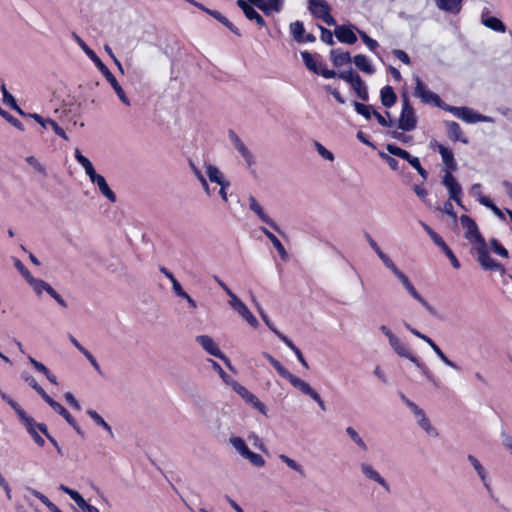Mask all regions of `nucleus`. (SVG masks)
<instances>
[{
	"instance_id": "1",
	"label": "nucleus",
	"mask_w": 512,
	"mask_h": 512,
	"mask_svg": "<svg viewBox=\"0 0 512 512\" xmlns=\"http://www.w3.org/2000/svg\"><path fill=\"white\" fill-rule=\"evenodd\" d=\"M369 243L373 250L377 253L378 257L381 259L385 267L393 273V275L398 279V281L401 283L405 291L414 300L420 303L426 311H428L432 315H435L436 312L434 307L417 291V289L410 281L408 276L395 265L391 258L381 250V248L377 245V243L374 240L370 239Z\"/></svg>"
},
{
	"instance_id": "2",
	"label": "nucleus",
	"mask_w": 512,
	"mask_h": 512,
	"mask_svg": "<svg viewBox=\"0 0 512 512\" xmlns=\"http://www.w3.org/2000/svg\"><path fill=\"white\" fill-rule=\"evenodd\" d=\"M74 157L79 165L84 169L90 182L98 187L99 192L105 198H107L111 203H115L117 201L116 194L110 189L105 177L96 172L92 162L84 156L78 148H75L74 150Z\"/></svg>"
},
{
	"instance_id": "3",
	"label": "nucleus",
	"mask_w": 512,
	"mask_h": 512,
	"mask_svg": "<svg viewBox=\"0 0 512 512\" xmlns=\"http://www.w3.org/2000/svg\"><path fill=\"white\" fill-rule=\"evenodd\" d=\"M218 285L224 290V292L228 295L229 306L244 320L248 323V325L252 328H258L259 321L252 314L246 304L235 294L232 290L220 279L216 278Z\"/></svg>"
},
{
	"instance_id": "4",
	"label": "nucleus",
	"mask_w": 512,
	"mask_h": 512,
	"mask_svg": "<svg viewBox=\"0 0 512 512\" xmlns=\"http://www.w3.org/2000/svg\"><path fill=\"white\" fill-rule=\"evenodd\" d=\"M229 442L237 453L254 467L261 468L265 465V459L260 454L251 451L243 438L233 436L230 437Z\"/></svg>"
},
{
	"instance_id": "5",
	"label": "nucleus",
	"mask_w": 512,
	"mask_h": 512,
	"mask_svg": "<svg viewBox=\"0 0 512 512\" xmlns=\"http://www.w3.org/2000/svg\"><path fill=\"white\" fill-rule=\"evenodd\" d=\"M413 79L415 81L414 95L416 97H418L423 103L433 104L439 108L445 109L446 106H444L441 98L436 93L429 90L428 87L421 81L419 76L414 75Z\"/></svg>"
},
{
	"instance_id": "6",
	"label": "nucleus",
	"mask_w": 512,
	"mask_h": 512,
	"mask_svg": "<svg viewBox=\"0 0 512 512\" xmlns=\"http://www.w3.org/2000/svg\"><path fill=\"white\" fill-rule=\"evenodd\" d=\"M417 116L408 98L405 96L402 101V110L398 119V128L402 131H412L416 128Z\"/></svg>"
},
{
	"instance_id": "7",
	"label": "nucleus",
	"mask_w": 512,
	"mask_h": 512,
	"mask_svg": "<svg viewBox=\"0 0 512 512\" xmlns=\"http://www.w3.org/2000/svg\"><path fill=\"white\" fill-rule=\"evenodd\" d=\"M231 387L247 404L258 410L262 415L267 416V407L256 395L235 380H231Z\"/></svg>"
},
{
	"instance_id": "8",
	"label": "nucleus",
	"mask_w": 512,
	"mask_h": 512,
	"mask_svg": "<svg viewBox=\"0 0 512 512\" xmlns=\"http://www.w3.org/2000/svg\"><path fill=\"white\" fill-rule=\"evenodd\" d=\"M445 110L451 112L455 117L463 120L466 123L492 122L490 117L478 114L474 110L467 107L446 106Z\"/></svg>"
},
{
	"instance_id": "9",
	"label": "nucleus",
	"mask_w": 512,
	"mask_h": 512,
	"mask_svg": "<svg viewBox=\"0 0 512 512\" xmlns=\"http://www.w3.org/2000/svg\"><path fill=\"white\" fill-rule=\"evenodd\" d=\"M359 470L362 476L369 481L378 484L386 492H390L391 488L388 481L381 475V473L369 462L363 461L359 464Z\"/></svg>"
},
{
	"instance_id": "10",
	"label": "nucleus",
	"mask_w": 512,
	"mask_h": 512,
	"mask_svg": "<svg viewBox=\"0 0 512 512\" xmlns=\"http://www.w3.org/2000/svg\"><path fill=\"white\" fill-rule=\"evenodd\" d=\"M308 9L313 16L322 19L327 25L334 26L336 24L330 14V7L325 0H309Z\"/></svg>"
},
{
	"instance_id": "11",
	"label": "nucleus",
	"mask_w": 512,
	"mask_h": 512,
	"mask_svg": "<svg viewBox=\"0 0 512 512\" xmlns=\"http://www.w3.org/2000/svg\"><path fill=\"white\" fill-rule=\"evenodd\" d=\"M460 222L465 232V238L474 247L485 242L484 238L481 236L479 232L477 224L469 216L462 215L460 217Z\"/></svg>"
},
{
	"instance_id": "12",
	"label": "nucleus",
	"mask_w": 512,
	"mask_h": 512,
	"mask_svg": "<svg viewBox=\"0 0 512 512\" xmlns=\"http://www.w3.org/2000/svg\"><path fill=\"white\" fill-rule=\"evenodd\" d=\"M94 64L97 66V68L102 72V74L105 76L106 80L110 83L112 88L114 89L115 93L121 100V102L127 106L130 105V100L126 96L123 88L120 86V84L117 82L114 75L110 72V70L106 67V65L101 61V59L98 57L96 61H93Z\"/></svg>"
},
{
	"instance_id": "13",
	"label": "nucleus",
	"mask_w": 512,
	"mask_h": 512,
	"mask_svg": "<svg viewBox=\"0 0 512 512\" xmlns=\"http://www.w3.org/2000/svg\"><path fill=\"white\" fill-rule=\"evenodd\" d=\"M33 291L38 295H42L43 292L48 293L53 299H55L62 307H67L66 301L58 294L50 284L42 279L31 277L28 281Z\"/></svg>"
},
{
	"instance_id": "14",
	"label": "nucleus",
	"mask_w": 512,
	"mask_h": 512,
	"mask_svg": "<svg viewBox=\"0 0 512 512\" xmlns=\"http://www.w3.org/2000/svg\"><path fill=\"white\" fill-rule=\"evenodd\" d=\"M287 380L303 394L310 396L323 411L326 410L324 401L320 395L309 385V383L293 374Z\"/></svg>"
},
{
	"instance_id": "15",
	"label": "nucleus",
	"mask_w": 512,
	"mask_h": 512,
	"mask_svg": "<svg viewBox=\"0 0 512 512\" xmlns=\"http://www.w3.org/2000/svg\"><path fill=\"white\" fill-rule=\"evenodd\" d=\"M422 227L424 228V230L427 232V234L430 236V238L432 239V241L439 247L441 248V250L445 253V255L449 258L452 266L455 268V269H459L460 268V263L458 261V259L456 258V256L454 255V253L452 252V250L447 246V244L445 243V241L430 227L428 226L427 224L425 223H422Z\"/></svg>"
},
{
	"instance_id": "16",
	"label": "nucleus",
	"mask_w": 512,
	"mask_h": 512,
	"mask_svg": "<svg viewBox=\"0 0 512 512\" xmlns=\"http://www.w3.org/2000/svg\"><path fill=\"white\" fill-rule=\"evenodd\" d=\"M442 183L449 193V199L455 201L459 206H462L461 193L462 188L452 172L445 171L442 177Z\"/></svg>"
},
{
	"instance_id": "17",
	"label": "nucleus",
	"mask_w": 512,
	"mask_h": 512,
	"mask_svg": "<svg viewBox=\"0 0 512 512\" xmlns=\"http://www.w3.org/2000/svg\"><path fill=\"white\" fill-rule=\"evenodd\" d=\"M474 249L477 251V259L480 263V265L487 270L492 271H500L503 269L502 265L496 262L490 255L487 250L486 243L483 242L479 244L478 246L474 247Z\"/></svg>"
},
{
	"instance_id": "18",
	"label": "nucleus",
	"mask_w": 512,
	"mask_h": 512,
	"mask_svg": "<svg viewBox=\"0 0 512 512\" xmlns=\"http://www.w3.org/2000/svg\"><path fill=\"white\" fill-rule=\"evenodd\" d=\"M430 147L438 149V152L440 153L443 164L445 166V168L443 170L444 172L445 171L453 172L456 170L457 164L454 159V154L450 149H448L444 145L438 143L437 141L430 142Z\"/></svg>"
},
{
	"instance_id": "19",
	"label": "nucleus",
	"mask_w": 512,
	"mask_h": 512,
	"mask_svg": "<svg viewBox=\"0 0 512 512\" xmlns=\"http://www.w3.org/2000/svg\"><path fill=\"white\" fill-rule=\"evenodd\" d=\"M59 489L70 496L83 512H100L95 506L88 504L79 492L65 485H60Z\"/></svg>"
},
{
	"instance_id": "20",
	"label": "nucleus",
	"mask_w": 512,
	"mask_h": 512,
	"mask_svg": "<svg viewBox=\"0 0 512 512\" xmlns=\"http://www.w3.org/2000/svg\"><path fill=\"white\" fill-rule=\"evenodd\" d=\"M229 138L234 148L240 153L248 166H252L254 164V156L252 152L248 149L245 143L240 139V137L234 133H229Z\"/></svg>"
},
{
	"instance_id": "21",
	"label": "nucleus",
	"mask_w": 512,
	"mask_h": 512,
	"mask_svg": "<svg viewBox=\"0 0 512 512\" xmlns=\"http://www.w3.org/2000/svg\"><path fill=\"white\" fill-rule=\"evenodd\" d=\"M25 116H28V117L34 119L44 129H47V127L49 126L55 132V134L58 135L59 137H61L62 139H64V140L69 139L67 134L65 133V131L54 120L45 119L37 113L26 114Z\"/></svg>"
},
{
	"instance_id": "22",
	"label": "nucleus",
	"mask_w": 512,
	"mask_h": 512,
	"mask_svg": "<svg viewBox=\"0 0 512 512\" xmlns=\"http://www.w3.org/2000/svg\"><path fill=\"white\" fill-rule=\"evenodd\" d=\"M400 399L409 408L410 412L413 414L414 418L417 421V424L420 427L429 421V418L426 416L424 410L420 408L416 403L411 401L404 394H400Z\"/></svg>"
},
{
	"instance_id": "23",
	"label": "nucleus",
	"mask_w": 512,
	"mask_h": 512,
	"mask_svg": "<svg viewBox=\"0 0 512 512\" xmlns=\"http://www.w3.org/2000/svg\"><path fill=\"white\" fill-rule=\"evenodd\" d=\"M469 463L473 466L474 470L476 471L477 475L479 476L484 488L491 492V483L489 480L488 472L484 468V466L480 463V461L473 455H468L467 457Z\"/></svg>"
},
{
	"instance_id": "24",
	"label": "nucleus",
	"mask_w": 512,
	"mask_h": 512,
	"mask_svg": "<svg viewBox=\"0 0 512 512\" xmlns=\"http://www.w3.org/2000/svg\"><path fill=\"white\" fill-rule=\"evenodd\" d=\"M248 202L251 211H253L260 218L261 221L268 224L276 231H279L278 225L265 213L262 206L257 202V200L253 196H250L248 198Z\"/></svg>"
},
{
	"instance_id": "25",
	"label": "nucleus",
	"mask_w": 512,
	"mask_h": 512,
	"mask_svg": "<svg viewBox=\"0 0 512 512\" xmlns=\"http://www.w3.org/2000/svg\"><path fill=\"white\" fill-rule=\"evenodd\" d=\"M481 23L486 28L491 29L495 32H506V26L504 25V23L499 18L490 16L488 11H483L481 13Z\"/></svg>"
},
{
	"instance_id": "26",
	"label": "nucleus",
	"mask_w": 512,
	"mask_h": 512,
	"mask_svg": "<svg viewBox=\"0 0 512 512\" xmlns=\"http://www.w3.org/2000/svg\"><path fill=\"white\" fill-rule=\"evenodd\" d=\"M335 36L341 43L354 44L357 41V36L354 33L353 27L348 26H336Z\"/></svg>"
},
{
	"instance_id": "27",
	"label": "nucleus",
	"mask_w": 512,
	"mask_h": 512,
	"mask_svg": "<svg viewBox=\"0 0 512 512\" xmlns=\"http://www.w3.org/2000/svg\"><path fill=\"white\" fill-rule=\"evenodd\" d=\"M435 2L440 10L458 14L461 11L463 0H435Z\"/></svg>"
},
{
	"instance_id": "28",
	"label": "nucleus",
	"mask_w": 512,
	"mask_h": 512,
	"mask_svg": "<svg viewBox=\"0 0 512 512\" xmlns=\"http://www.w3.org/2000/svg\"><path fill=\"white\" fill-rule=\"evenodd\" d=\"M446 129L448 136L453 141H461L464 144L468 143V139L463 136L462 130L458 123L454 121L446 122Z\"/></svg>"
},
{
	"instance_id": "29",
	"label": "nucleus",
	"mask_w": 512,
	"mask_h": 512,
	"mask_svg": "<svg viewBox=\"0 0 512 512\" xmlns=\"http://www.w3.org/2000/svg\"><path fill=\"white\" fill-rule=\"evenodd\" d=\"M345 432L347 436L350 438V440L358 447L359 450H361L362 452L368 451L367 443L354 427H346Z\"/></svg>"
},
{
	"instance_id": "30",
	"label": "nucleus",
	"mask_w": 512,
	"mask_h": 512,
	"mask_svg": "<svg viewBox=\"0 0 512 512\" xmlns=\"http://www.w3.org/2000/svg\"><path fill=\"white\" fill-rule=\"evenodd\" d=\"M205 167H206L207 177L212 183L221 185L228 181L225 178L224 174L215 165L206 164Z\"/></svg>"
},
{
	"instance_id": "31",
	"label": "nucleus",
	"mask_w": 512,
	"mask_h": 512,
	"mask_svg": "<svg viewBox=\"0 0 512 512\" xmlns=\"http://www.w3.org/2000/svg\"><path fill=\"white\" fill-rule=\"evenodd\" d=\"M278 458L288 467L290 468L291 470H293L294 472L298 473L302 478L306 477V471L303 467V465H301L299 462H297L296 460L292 459L291 457H289L288 455L286 454H280L278 456Z\"/></svg>"
},
{
	"instance_id": "32",
	"label": "nucleus",
	"mask_w": 512,
	"mask_h": 512,
	"mask_svg": "<svg viewBox=\"0 0 512 512\" xmlns=\"http://www.w3.org/2000/svg\"><path fill=\"white\" fill-rule=\"evenodd\" d=\"M24 425L26 426V429L28 430V432L31 434V436L33 437L34 441L39 445V446H44L45 444V441L44 439L39 435L38 431L39 428H38V425L40 423H35L34 420L30 417L28 418H25V420L23 421Z\"/></svg>"
},
{
	"instance_id": "33",
	"label": "nucleus",
	"mask_w": 512,
	"mask_h": 512,
	"mask_svg": "<svg viewBox=\"0 0 512 512\" xmlns=\"http://www.w3.org/2000/svg\"><path fill=\"white\" fill-rule=\"evenodd\" d=\"M356 67L364 73L373 74L375 69L367 56L359 54L353 58Z\"/></svg>"
},
{
	"instance_id": "34",
	"label": "nucleus",
	"mask_w": 512,
	"mask_h": 512,
	"mask_svg": "<svg viewBox=\"0 0 512 512\" xmlns=\"http://www.w3.org/2000/svg\"><path fill=\"white\" fill-rule=\"evenodd\" d=\"M283 5H284V0H263V4H262V7H261V11L269 16L271 15L272 13L276 12H280L283 8Z\"/></svg>"
},
{
	"instance_id": "35",
	"label": "nucleus",
	"mask_w": 512,
	"mask_h": 512,
	"mask_svg": "<svg viewBox=\"0 0 512 512\" xmlns=\"http://www.w3.org/2000/svg\"><path fill=\"white\" fill-rule=\"evenodd\" d=\"M260 229L264 233V235L272 242L273 246L279 253L280 257L283 260H286L288 257V254H287L286 249L282 245V243L279 241V239L273 233H271L269 230H267L266 228L261 227Z\"/></svg>"
},
{
	"instance_id": "36",
	"label": "nucleus",
	"mask_w": 512,
	"mask_h": 512,
	"mask_svg": "<svg viewBox=\"0 0 512 512\" xmlns=\"http://www.w3.org/2000/svg\"><path fill=\"white\" fill-rule=\"evenodd\" d=\"M330 58L336 67L343 66L351 62L350 54L338 49H334L330 52Z\"/></svg>"
},
{
	"instance_id": "37",
	"label": "nucleus",
	"mask_w": 512,
	"mask_h": 512,
	"mask_svg": "<svg viewBox=\"0 0 512 512\" xmlns=\"http://www.w3.org/2000/svg\"><path fill=\"white\" fill-rule=\"evenodd\" d=\"M87 414L96 425L102 427L111 438H114L112 427L103 419V417L97 411L90 409L87 411Z\"/></svg>"
},
{
	"instance_id": "38",
	"label": "nucleus",
	"mask_w": 512,
	"mask_h": 512,
	"mask_svg": "<svg viewBox=\"0 0 512 512\" xmlns=\"http://www.w3.org/2000/svg\"><path fill=\"white\" fill-rule=\"evenodd\" d=\"M381 102L385 107H392L396 103V94L391 86H385L380 92Z\"/></svg>"
},
{
	"instance_id": "39",
	"label": "nucleus",
	"mask_w": 512,
	"mask_h": 512,
	"mask_svg": "<svg viewBox=\"0 0 512 512\" xmlns=\"http://www.w3.org/2000/svg\"><path fill=\"white\" fill-rule=\"evenodd\" d=\"M26 491L31 495L35 496L36 498H38L51 512H61V510L54 503H52L43 493L31 487H27Z\"/></svg>"
},
{
	"instance_id": "40",
	"label": "nucleus",
	"mask_w": 512,
	"mask_h": 512,
	"mask_svg": "<svg viewBox=\"0 0 512 512\" xmlns=\"http://www.w3.org/2000/svg\"><path fill=\"white\" fill-rule=\"evenodd\" d=\"M196 341L207 352H219L213 339L208 335H200L196 338Z\"/></svg>"
},
{
	"instance_id": "41",
	"label": "nucleus",
	"mask_w": 512,
	"mask_h": 512,
	"mask_svg": "<svg viewBox=\"0 0 512 512\" xmlns=\"http://www.w3.org/2000/svg\"><path fill=\"white\" fill-rule=\"evenodd\" d=\"M290 32L297 42H304L305 28L302 22L295 21L290 24Z\"/></svg>"
},
{
	"instance_id": "42",
	"label": "nucleus",
	"mask_w": 512,
	"mask_h": 512,
	"mask_svg": "<svg viewBox=\"0 0 512 512\" xmlns=\"http://www.w3.org/2000/svg\"><path fill=\"white\" fill-rule=\"evenodd\" d=\"M206 363H207V368H212L215 372H217L220 375V377L223 379V381L227 385L231 386V380H234V379L231 378L229 375H227L224 372V370L222 369V367L217 362H215L212 359H207Z\"/></svg>"
},
{
	"instance_id": "43",
	"label": "nucleus",
	"mask_w": 512,
	"mask_h": 512,
	"mask_svg": "<svg viewBox=\"0 0 512 512\" xmlns=\"http://www.w3.org/2000/svg\"><path fill=\"white\" fill-rule=\"evenodd\" d=\"M351 86L360 99H362L363 101L368 100L367 87L360 77L357 78V80L354 83H352Z\"/></svg>"
},
{
	"instance_id": "44",
	"label": "nucleus",
	"mask_w": 512,
	"mask_h": 512,
	"mask_svg": "<svg viewBox=\"0 0 512 512\" xmlns=\"http://www.w3.org/2000/svg\"><path fill=\"white\" fill-rule=\"evenodd\" d=\"M1 91L3 94V101L7 105L11 106L13 109H15L19 114L26 115L16 104V101L14 97L7 91L6 86L3 84L1 87Z\"/></svg>"
},
{
	"instance_id": "45",
	"label": "nucleus",
	"mask_w": 512,
	"mask_h": 512,
	"mask_svg": "<svg viewBox=\"0 0 512 512\" xmlns=\"http://www.w3.org/2000/svg\"><path fill=\"white\" fill-rule=\"evenodd\" d=\"M301 57L303 59L304 64L309 70L313 71L316 74L319 72L317 62L309 52H301Z\"/></svg>"
},
{
	"instance_id": "46",
	"label": "nucleus",
	"mask_w": 512,
	"mask_h": 512,
	"mask_svg": "<svg viewBox=\"0 0 512 512\" xmlns=\"http://www.w3.org/2000/svg\"><path fill=\"white\" fill-rule=\"evenodd\" d=\"M314 148L323 159H325L329 162L334 161V159H335L334 154L331 151H329L327 148H325L320 142L315 141Z\"/></svg>"
},
{
	"instance_id": "47",
	"label": "nucleus",
	"mask_w": 512,
	"mask_h": 512,
	"mask_svg": "<svg viewBox=\"0 0 512 512\" xmlns=\"http://www.w3.org/2000/svg\"><path fill=\"white\" fill-rule=\"evenodd\" d=\"M386 150L391 154V155H394V156H397V157H400L404 160H407L410 158V154L409 152H407L406 150L394 145V144H387L386 146Z\"/></svg>"
},
{
	"instance_id": "48",
	"label": "nucleus",
	"mask_w": 512,
	"mask_h": 512,
	"mask_svg": "<svg viewBox=\"0 0 512 512\" xmlns=\"http://www.w3.org/2000/svg\"><path fill=\"white\" fill-rule=\"evenodd\" d=\"M244 14L246 18L255 21L259 26L264 27L266 25L264 18L252 6Z\"/></svg>"
},
{
	"instance_id": "49",
	"label": "nucleus",
	"mask_w": 512,
	"mask_h": 512,
	"mask_svg": "<svg viewBox=\"0 0 512 512\" xmlns=\"http://www.w3.org/2000/svg\"><path fill=\"white\" fill-rule=\"evenodd\" d=\"M490 247L493 250V252L496 253L497 255H499L500 257H503V258L509 257L508 250L501 243H499L496 239L490 240Z\"/></svg>"
},
{
	"instance_id": "50",
	"label": "nucleus",
	"mask_w": 512,
	"mask_h": 512,
	"mask_svg": "<svg viewBox=\"0 0 512 512\" xmlns=\"http://www.w3.org/2000/svg\"><path fill=\"white\" fill-rule=\"evenodd\" d=\"M268 360L271 363V365L276 369V371L281 375L283 378L288 379L292 374L285 369L279 361L274 359L270 354H268Z\"/></svg>"
},
{
	"instance_id": "51",
	"label": "nucleus",
	"mask_w": 512,
	"mask_h": 512,
	"mask_svg": "<svg viewBox=\"0 0 512 512\" xmlns=\"http://www.w3.org/2000/svg\"><path fill=\"white\" fill-rule=\"evenodd\" d=\"M354 107L357 113L364 116L366 119H370L373 115V108L370 105H364L359 102H354Z\"/></svg>"
},
{
	"instance_id": "52",
	"label": "nucleus",
	"mask_w": 512,
	"mask_h": 512,
	"mask_svg": "<svg viewBox=\"0 0 512 512\" xmlns=\"http://www.w3.org/2000/svg\"><path fill=\"white\" fill-rule=\"evenodd\" d=\"M53 410L61 415L71 426H75L74 418L60 403L53 405Z\"/></svg>"
},
{
	"instance_id": "53",
	"label": "nucleus",
	"mask_w": 512,
	"mask_h": 512,
	"mask_svg": "<svg viewBox=\"0 0 512 512\" xmlns=\"http://www.w3.org/2000/svg\"><path fill=\"white\" fill-rule=\"evenodd\" d=\"M470 192L473 197L477 199V201L484 206L485 201H490V199L484 196L481 192V184L476 183L471 186Z\"/></svg>"
},
{
	"instance_id": "54",
	"label": "nucleus",
	"mask_w": 512,
	"mask_h": 512,
	"mask_svg": "<svg viewBox=\"0 0 512 512\" xmlns=\"http://www.w3.org/2000/svg\"><path fill=\"white\" fill-rule=\"evenodd\" d=\"M75 37V40L77 42V44L81 47V49L84 51V53L92 60V61H96V59L98 58V56L96 55V53L90 49L86 43L77 35L74 36Z\"/></svg>"
},
{
	"instance_id": "55",
	"label": "nucleus",
	"mask_w": 512,
	"mask_h": 512,
	"mask_svg": "<svg viewBox=\"0 0 512 512\" xmlns=\"http://www.w3.org/2000/svg\"><path fill=\"white\" fill-rule=\"evenodd\" d=\"M362 41L366 44V46L371 50L375 51L378 47V42L371 37H369L364 31L357 30Z\"/></svg>"
},
{
	"instance_id": "56",
	"label": "nucleus",
	"mask_w": 512,
	"mask_h": 512,
	"mask_svg": "<svg viewBox=\"0 0 512 512\" xmlns=\"http://www.w3.org/2000/svg\"><path fill=\"white\" fill-rule=\"evenodd\" d=\"M484 206L490 209L497 218H499L500 220H505V215L503 211L499 207H497L491 200L485 201Z\"/></svg>"
},
{
	"instance_id": "57",
	"label": "nucleus",
	"mask_w": 512,
	"mask_h": 512,
	"mask_svg": "<svg viewBox=\"0 0 512 512\" xmlns=\"http://www.w3.org/2000/svg\"><path fill=\"white\" fill-rule=\"evenodd\" d=\"M338 77L341 78L342 80L346 81L347 83L352 84L360 76L358 74L354 73L353 71H343L338 74Z\"/></svg>"
},
{
	"instance_id": "58",
	"label": "nucleus",
	"mask_w": 512,
	"mask_h": 512,
	"mask_svg": "<svg viewBox=\"0 0 512 512\" xmlns=\"http://www.w3.org/2000/svg\"><path fill=\"white\" fill-rule=\"evenodd\" d=\"M38 428H39V431H41L43 434L46 435V437L48 438V440L52 443V445L56 448L57 452L62 455V450L61 448L59 447L57 441L48 434V431H47V426L45 424H39L38 425Z\"/></svg>"
},
{
	"instance_id": "59",
	"label": "nucleus",
	"mask_w": 512,
	"mask_h": 512,
	"mask_svg": "<svg viewBox=\"0 0 512 512\" xmlns=\"http://www.w3.org/2000/svg\"><path fill=\"white\" fill-rule=\"evenodd\" d=\"M319 29L321 30V40L328 45H333L334 39L332 32L322 26H319Z\"/></svg>"
},
{
	"instance_id": "60",
	"label": "nucleus",
	"mask_w": 512,
	"mask_h": 512,
	"mask_svg": "<svg viewBox=\"0 0 512 512\" xmlns=\"http://www.w3.org/2000/svg\"><path fill=\"white\" fill-rule=\"evenodd\" d=\"M380 157L388 164V166L392 170H394V171L399 170V163L395 158H393L385 153H380Z\"/></svg>"
},
{
	"instance_id": "61",
	"label": "nucleus",
	"mask_w": 512,
	"mask_h": 512,
	"mask_svg": "<svg viewBox=\"0 0 512 512\" xmlns=\"http://www.w3.org/2000/svg\"><path fill=\"white\" fill-rule=\"evenodd\" d=\"M171 284H172V289L174 291V293L178 296V297H181L183 298L187 293L183 290L181 284L179 283V281L174 277L172 280H170Z\"/></svg>"
},
{
	"instance_id": "62",
	"label": "nucleus",
	"mask_w": 512,
	"mask_h": 512,
	"mask_svg": "<svg viewBox=\"0 0 512 512\" xmlns=\"http://www.w3.org/2000/svg\"><path fill=\"white\" fill-rule=\"evenodd\" d=\"M8 404L15 410V412L18 414V416L20 417L22 422L25 420V418L29 417L26 415V413L20 407V405L17 402H15L14 400L9 399Z\"/></svg>"
},
{
	"instance_id": "63",
	"label": "nucleus",
	"mask_w": 512,
	"mask_h": 512,
	"mask_svg": "<svg viewBox=\"0 0 512 512\" xmlns=\"http://www.w3.org/2000/svg\"><path fill=\"white\" fill-rule=\"evenodd\" d=\"M8 404L15 410V412L18 414V416L20 417L22 422L25 420V418L29 417L26 415V413L20 407V405L17 402H15L14 400L9 399Z\"/></svg>"
},
{
	"instance_id": "64",
	"label": "nucleus",
	"mask_w": 512,
	"mask_h": 512,
	"mask_svg": "<svg viewBox=\"0 0 512 512\" xmlns=\"http://www.w3.org/2000/svg\"><path fill=\"white\" fill-rule=\"evenodd\" d=\"M421 428L432 438H436L439 435L437 429L432 425L430 420L423 424Z\"/></svg>"
}]
</instances>
